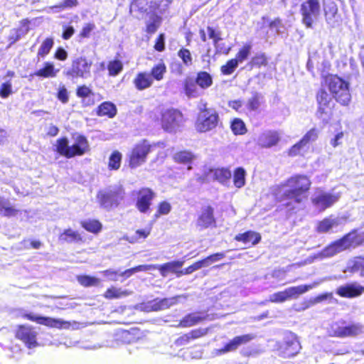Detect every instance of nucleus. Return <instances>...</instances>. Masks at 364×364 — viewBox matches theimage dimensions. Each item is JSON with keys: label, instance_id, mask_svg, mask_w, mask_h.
<instances>
[{"label": "nucleus", "instance_id": "nucleus-14", "mask_svg": "<svg viewBox=\"0 0 364 364\" xmlns=\"http://www.w3.org/2000/svg\"><path fill=\"white\" fill-rule=\"evenodd\" d=\"M301 349V346L296 334L288 332L285 333L283 342L279 345V354L284 357H291L296 355Z\"/></svg>", "mask_w": 364, "mask_h": 364}, {"label": "nucleus", "instance_id": "nucleus-60", "mask_svg": "<svg viewBox=\"0 0 364 364\" xmlns=\"http://www.w3.org/2000/svg\"><path fill=\"white\" fill-rule=\"evenodd\" d=\"M207 31L209 38L213 40L215 48L218 49V42L221 40L220 32L215 31L213 28L210 26L207 28Z\"/></svg>", "mask_w": 364, "mask_h": 364}, {"label": "nucleus", "instance_id": "nucleus-22", "mask_svg": "<svg viewBox=\"0 0 364 364\" xmlns=\"http://www.w3.org/2000/svg\"><path fill=\"white\" fill-rule=\"evenodd\" d=\"M319 284V282H314L311 284H302L296 287H291L285 289L287 299H296L300 295L307 292L308 291L314 289Z\"/></svg>", "mask_w": 364, "mask_h": 364}, {"label": "nucleus", "instance_id": "nucleus-23", "mask_svg": "<svg viewBox=\"0 0 364 364\" xmlns=\"http://www.w3.org/2000/svg\"><path fill=\"white\" fill-rule=\"evenodd\" d=\"M343 272L359 273L360 277H364V257H355L348 260Z\"/></svg>", "mask_w": 364, "mask_h": 364}, {"label": "nucleus", "instance_id": "nucleus-26", "mask_svg": "<svg viewBox=\"0 0 364 364\" xmlns=\"http://www.w3.org/2000/svg\"><path fill=\"white\" fill-rule=\"evenodd\" d=\"M213 209L210 207L203 208L198 220L197 225L201 228H207L214 223Z\"/></svg>", "mask_w": 364, "mask_h": 364}, {"label": "nucleus", "instance_id": "nucleus-4", "mask_svg": "<svg viewBox=\"0 0 364 364\" xmlns=\"http://www.w3.org/2000/svg\"><path fill=\"white\" fill-rule=\"evenodd\" d=\"M341 198L340 193L326 191L321 188L315 190L311 197V202L314 208L319 212L332 207Z\"/></svg>", "mask_w": 364, "mask_h": 364}, {"label": "nucleus", "instance_id": "nucleus-46", "mask_svg": "<svg viewBox=\"0 0 364 364\" xmlns=\"http://www.w3.org/2000/svg\"><path fill=\"white\" fill-rule=\"evenodd\" d=\"M53 39L47 38L41 44L38 51V57L44 58L47 55L53 46Z\"/></svg>", "mask_w": 364, "mask_h": 364}, {"label": "nucleus", "instance_id": "nucleus-63", "mask_svg": "<svg viewBox=\"0 0 364 364\" xmlns=\"http://www.w3.org/2000/svg\"><path fill=\"white\" fill-rule=\"evenodd\" d=\"M269 28L277 34L283 33L284 31V26L282 24V21L279 18L272 21L269 24Z\"/></svg>", "mask_w": 364, "mask_h": 364}, {"label": "nucleus", "instance_id": "nucleus-59", "mask_svg": "<svg viewBox=\"0 0 364 364\" xmlns=\"http://www.w3.org/2000/svg\"><path fill=\"white\" fill-rule=\"evenodd\" d=\"M178 57L183 60L186 65L192 64V57L188 49L182 48L178 52Z\"/></svg>", "mask_w": 364, "mask_h": 364}, {"label": "nucleus", "instance_id": "nucleus-32", "mask_svg": "<svg viewBox=\"0 0 364 364\" xmlns=\"http://www.w3.org/2000/svg\"><path fill=\"white\" fill-rule=\"evenodd\" d=\"M235 240L237 241H242L244 243H251L252 245L257 244L260 240V235L253 231H247L243 234H239L235 236Z\"/></svg>", "mask_w": 364, "mask_h": 364}, {"label": "nucleus", "instance_id": "nucleus-55", "mask_svg": "<svg viewBox=\"0 0 364 364\" xmlns=\"http://www.w3.org/2000/svg\"><path fill=\"white\" fill-rule=\"evenodd\" d=\"M171 210V205L167 201L161 202L158 205V210L155 214V217L157 218L162 215H168Z\"/></svg>", "mask_w": 364, "mask_h": 364}, {"label": "nucleus", "instance_id": "nucleus-21", "mask_svg": "<svg viewBox=\"0 0 364 364\" xmlns=\"http://www.w3.org/2000/svg\"><path fill=\"white\" fill-rule=\"evenodd\" d=\"M280 139L278 132L267 131L263 132L258 139V144L264 148H270L275 146Z\"/></svg>", "mask_w": 364, "mask_h": 364}, {"label": "nucleus", "instance_id": "nucleus-27", "mask_svg": "<svg viewBox=\"0 0 364 364\" xmlns=\"http://www.w3.org/2000/svg\"><path fill=\"white\" fill-rule=\"evenodd\" d=\"M183 261L170 262L161 265L157 264L156 269L159 270L161 275L164 277H166L168 272L175 273L178 277V273L180 271L178 269L183 265Z\"/></svg>", "mask_w": 364, "mask_h": 364}, {"label": "nucleus", "instance_id": "nucleus-50", "mask_svg": "<svg viewBox=\"0 0 364 364\" xmlns=\"http://www.w3.org/2000/svg\"><path fill=\"white\" fill-rule=\"evenodd\" d=\"M231 129L235 134H244L247 131L243 121L237 118L232 122Z\"/></svg>", "mask_w": 364, "mask_h": 364}, {"label": "nucleus", "instance_id": "nucleus-53", "mask_svg": "<svg viewBox=\"0 0 364 364\" xmlns=\"http://www.w3.org/2000/svg\"><path fill=\"white\" fill-rule=\"evenodd\" d=\"M202 267H205L204 262H203L202 260L198 261V262L194 263L193 264L189 266L188 267L186 268L185 269L180 270L179 272L178 273V277H180L184 274H191L193 272H195Z\"/></svg>", "mask_w": 364, "mask_h": 364}, {"label": "nucleus", "instance_id": "nucleus-51", "mask_svg": "<svg viewBox=\"0 0 364 364\" xmlns=\"http://www.w3.org/2000/svg\"><path fill=\"white\" fill-rule=\"evenodd\" d=\"M238 63L235 59H231L221 67V72L223 75H231L237 68Z\"/></svg>", "mask_w": 364, "mask_h": 364}, {"label": "nucleus", "instance_id": "nucleus-56", "mask_svg": "<svg viewBox=\"0 0 364 364\" xmlns=\"http://www.w3.org/2000/svg\"><path fill=\"white\" fill-rule=\"evenodd\" d=\"M287 300L288 299L285 289L284 291L274 293L269 296V301L272 303H283Z\"/></svg>", "mask_w": 364, "mask_h": 364}, {"label": "nucleus", "instance_id": "nucleus-3", "mask_svg": "<svg viewBox=\"0 0 364 364\" xmlns=\"http://www.w3.org/2000/svg\"><path fill=\"white\" fill-rule=\"evenodd\" d=\"M321 0H304L300 5L301 23L306 28H313L321 16Z\"/></svg>", "mask_w": 364, "mask_h": 364}, {"label": "nucleus", "instance_id": "nucleus-15", "mask_svg": "<svg viewBox=\"0 0 364 364\" xmlns=\"http://www.w3.org/2000/svg\"><path fill=\"white\" fill-rule=\"evenodd\" d=\"M154 193L149 188H141L137 192L136 207L139 212L146 213L149 211Z\"/></svg>", "mask_w": 364, "mask_h": 364}, {"label": "nucleus", "instance_id": "nucleus-62", "mask_svg": "<svg viewBox=\"0 0 364 364\" xmlns=\"http://www.w3.org/2000/svg\"><path fill=\"white\" fill-rule=\"evenodd\" d=\"M105 277L107 278V279L110 281H117L119 277H120V271L116 270L114 269H109L105 271L101 272Z\"/></svg>", "mask_w": 364, "mask_h": 364}, {"label": "nucleus", "instance_id": "nucleus-24", "mask_svg": "<svg viewBox=\"0 0 364 364\" xmlns=\"http://www.w3.org/2000/svg\"><path fill=\"white\" fill-rule=\"evenodd\" d=\"M210 172L214 180L218 181L220 183L225 186H230L232 173L228 168H215L211 170Z\"/></svg>", "mask_w": 364, "mask_h": 364}, {"label": "nucleus", "instance_id": "nucleus-9", "mask_svg": "<svg viewBox=\"0 0 364 364\" xmlns=\"http://www.w3.org/2000/svg\"><path fill=\"white\" fill-rule=\"evenodd\" d=\"M353 234H347L324 248L319 254L314 256L315 259L331 257L348 249L353 245Z\"/></svg>", "mask_w": 364, "mask_h": 364}, {"label": "nucleus", "instance_id": "nucleus-29", "mask_svg": "<svg viewBox=\"0 0 364 364\" xmlns=\"http://www.w3.org/2000/svg\"><path fill=\"white\" fill-rule=\"evenodd\" d=\"M195 155L189 151H181L175 153L173 156V159L176 163L187 164L188 170H191L192 166L191 164L195 159Z\"/></svg>", "mask_w": 364, "mask_h": 364}, {"label": "nucleus", "instance_id": "nucleus-40", "mask_svg": "<svg viewBox=\"0 0 364 364\" xmlns=\"http://www.w3.org/2000/svg\"><path fill=\"white\" fill-rule=\"evenodd\" d=\"M59 240L66 242H77L82 240L80 235L71 229L65 230L59 236Z\"/></svg>", "mask_w": 364, "mask_h": 364}, {"label": "nucleus", "instance_id": "nucleus-17", "mask_svg": "<svg viewBox=\"0 0 364 364\" xmlns=\"http://www.w3.org/2000/svg\"><path fill=\"white\" fill-rule=\"evenodd\" d=\"M345 222V219L340 217L330 216L324 218L318 223L316 230L319 233H326L330 231H337L339 226Z\"/></svg>", "mask_w": 364, "mask_h": 364}, {"label": "nucleus", "instance_id": "nucleus-2", "mask_svg": "<svg viewBox=\"0 0 364 364\" xmlns=\"http://www.w3.org/2000/svg\"><path fill=\"white\" fill-rule=\"evenodd\" d=\"M72 139L73 143L70 146L66 137L58 139L55 145L57 152L61 156L70 159L75 156H82L89 151V143L85 136L75 134Z\"/></svg>", "mask_w": 364, "mask_h": 364}, {"label": "nucleus", "instance_id": "nucleus-7", "mask_svg": "<svg viewBox=\"0 0 364 364\" xmlns=\"http://www.w3.org/2000/svg\"><path fill=\"white\" fill-rule=\"evenodd\" d=\"M326 82L335 99L341 105H348L350 100L348 83L337 76H330Z\"/></svg>", "mask_w": 364, "mask_h": 364}, {"label": "nucleus", "instance_id": "nucleus-47", "mask_svg": "<svg viewBox=\"0 0 364 364\" xmlns=\"http://www.w3.org/2000/svg\"><path fill=\"white\" fill-rule=\"evenodd\" d=\"M77 281L84 287L97 286L100 282V279L87 275L78 276Z\"/></svg>", "mask_w": 364, "mask_h": 364}, {"label": "nucleus", "instance_id": "nucleus-19", "mask_svg": "<svg viewBox=\"0 0 364 364\" xmlns=\"http://www.w3.org/2000/svg\"><path fill=\"white\" fill-rule=\"evenodd\" d=\"M253 334H245L235 337L229 343H228L224 348L216 350L217 355L224 354L228 352L233 351L236 350L239 346L242 344L247 343L255 338Z\"/></svg>", "mask_w": 364, "mask_h": 364}, {"label": "nucleus", "instance_id": "nucleus-41", "mask_svg": "<svg viewBox=\"0 0 364 364\" xmlns=\"http://www.w3.org/2000/svg\"><path fill=\"white\" fill-rule=\"evenodd\" d=\"M161 23V18L156 14H153L150 16L146 23V32L152 34L154 33Z\"/></svg>", "mask_w": 364, "mask_h": 364}, {"label": "nucleus", "instance_id": "nucleus-20", "mask_svg": "<svg viewBox=\"0 0 364 364\" xmlns=\"http://www.w3.org/2000/svg\"><path fill=\"white\" fill-rule=\"evenodd\" d=\"M139 11L141 12L154 11L159 10L162 13L164 9H160V6L156 0H134L130 6V11Z\"/></svg>", "mask_w": 364, "mask_h": 364}, {"label": "nucleus", "instance_id": "nucleus-61", "mask_svg": "<svg viewBox=\"0 0 364 364\" xmlns=\"http://www.w3.org/2000/svg\"><path fill=\"white\" fill-rule=\"evenodd\" d=\"M95 28L96 26L93 23H85L80 33V37L89 38L91 33L95 29Z\"/></svg>", "mask_w": 364, "mask_h": 364}, {"label": "nucleus", "instance_id": "nucleus-38", "mask_svg": "<svg viewBox=\"0 0 364 364\" xmlns=\"http://www.w3.org/2000/svg\"><path fill=\"white\" fill-rule=\"evenodd\" d=\"M58 70H55L53 63L46 62L44 63L43 68L37 70L34 75L42 77H53L56 76Z\"/></svg>", "mask_w": 364, "mask_h": 364}, {"label": "nucleus", "instance_id": "nucleus-42", "mask_svg": "<svg viewBox=\"0 0 364 364\" xmlns=\"http://www.w3.org/2000/svg\"><path fill=\"white\" fill-rule=\"evenodd\" d=\"M17 210L11 206H9V201L5 198L0 197V214L4 216L15 215Z\"/></svg>", "mask_w": 364, "mask_h": 364}, {"label": "nucleus", "instance_id": "nucleus-64", "mask_svg": "<svg viewBox=\"0 0 364 364\" xmlns=\"http://www.w3.org/2000/svg\"><path fill=\"white\" fill-rule=\"evenodd\" d=\"M117 340L123 343H130L134 340L133 335L129 331H124L117 335Z\"/></svg>", "mask_w": 364, "mask_h": 364}, {"label": "nucleus", "instance_id": "nucleus-57", "mask_svg": "<svg viewBox=\"0 0 364 364\" xmlns=\"http://www.w3.org/2000/svg\"><path fill=\"white\" fill-rule=\"evenodd\" d=\"M28 28L27 27L26 28L25 31H23L21 28L12 30L9 35L10 45L18 41L23 35L28 32Z\"/></svg>", "mask_w": 364, "mask_h": 364}, {"label": "nucleus", "instance_id": "nucleus-44", "mask_svg": "<svg viewBox=\"0 0 364 364\" xmlns=\"http://www.w3.org/2000/svg\"><path fill=\"white\" fill-rule=\"evenodd\" d=\"M202 320V317L197 314H191L186 316L181 321L180 325L182 327H190L197 324Z\"/></svg>", "mask_w": 364, "mask_h": 364}, {"label": "nucleus", "instance_id": "nucleus-10", "mask_svg": "<svg viewBox=\"0 0 364 364\" xmlns=\"http://www.w3.org/2000/svg\"><path fill=\"white\" fill-rule=\"evenodd\" d=\"M24 318H28L37 323L44 325L50 328H56L59 329H68L70 328H75L77 323L75 321L70 322L64 321L60 318H53L50 317L40 316L33 314H25Z\"/></svg>", "mask_w": 364, "mask_h": 364}, {"label": "nucleus", "instance_id": "nucleus-33", "mask_svg": "<svg viewBox=\"0 0 364 364\" xmlns=\"http://www.w3.org/2000/svg\"><path fill=\"white\" fill-rule=\"evenodd\" d=\"M166 73V66L164 62L160 61L153 66L149 75L151 76L153 80L161 81L164 79Z\"/></svg>", "mask_w": 364, "mask_h": 364}, {"label": "nucleus", "instance_id": "nucleus-49", "mask_svg": "<svg viewBox=\"0 0 364 364\" xmlns=\"http://www.w3.org/2000/svg\"><path fill=\"white\" fill-rule=\"evenodd\" d=\"M127 295V291H123L121 289L115 287L108 289L105 293V296L107 299H118Z\"/></svg>", "mask_w": 364, "mask_h": 364}, {"label": "nucleus", "instance_id": "nucleus-30", "mask_svg": "<svg viewBox=\"0 0 364 364\" xmlns=\"http://www.w3.org/2000/svg\"><path fill=\"white\" fill-rule=\"evenodd\" d=\"M179 297L180 296L162 299H155L151 303V309L153 311H161L168 309L176 304Z\"/></svg>", "mask_w": 364, "mask_h": 364}, {"label": "nucleus", "instance_id": "nucleus-16", "mask_svg": "<svg viewBox=\"0 0 364 364\" xmlns=\"http://www.w3.org/2000/svg\"><path fill=\"white\" fill-rule=\"evenodd\" d=\"M36 336L37 333L35 330L26 326H19L16 332V337L21 340L28 348H34L38 345Z\"/></svg>", "mask_w": 364, "mask_h": 364}, {"label": "nucleus", "instance_id": "nucleus-31", "mask_svg": "<svg viewBox=\"0 0 364 364\" xmlns=\"http://www.w3.org/2000/svg\"><path fill=\"white\" fill-rule=\"evenodd\" d=\"M196 81L191 78H187L184 81V91L188 98H196L200 96V92Z\"/></svg>", "mask_w": 364, "mask_h": 364}, {"label": "nucleus", "instance_id": "nucleus-48", "mask_svg": "<svg viewBox=\"0 0 364 364\" xmlns=\"http://www.w3.org/2000/svg\"><path fill=\"white\" fill-rule=\"evenodd\" d=\"M107 69L111 76L117 75L123 69V64L119 60H114L109 63Z\"/></svg>", "mask_w": 364, "mask_h": 364}, {"label": "nucleus", "instance_id": "nucleus-35", "mask_svg": "<svg viewBox=\"0 0 364 364\" xmlns=\"http://www.w3.org/2000/svg\"><path fill=\"white\" fill-rule=\"evenodd\" d=\"M263 101L264 97L262 94L258 92H254L252 94V97L247 100V107L250 111H256L261 106Z\"/></svg>", "mask_w": 364, "mask_h": 364}, {"label": "nucleus", "instance_id": "nucleus-52", "mask_svg": "<svg viewBox=\"0 0 364 364\" xmlns=\"http://www.w3.org/2000/svg\"><path fill=\"white\" fill-rule=\"evenodd\" d=\"M318 136V131L316 129H311L309 130L301 139V144H304L306 146L310 142L315 141Z\"/></svg>", "mask_w": 364, "mask_h": 364}, {"label": "nucleus", "instance_id": "nucleus-1", "mask_svg": "<svg viewBox=\"0 0 364 364\" xmlns=\"http://www.w3.org/2000/svg\"><path fill=\"white\" fill-rule=\"evenodd\" d=\"M311 186V181L305 176L298 175L289 178L286 183L282 185L281 192L282 195L277 196L280 201L284 199L293 200L296 203H301L306 198V193Z\"/></svg>", "mask_w": 364, "mask_h": 364}, {"label": "nucleus", "instance_id": "nucleus-12", "mask_svg": "<svg viewBox=\"0 0 364 364\" xmlns=\"http://www.w3.org/2000/svg\"><path fill=\"white\" fill-rule=\"evenodd\" d=\"M182 122L183 115L177 109H167L161 113V126L166 132H176Z\"/></svg>", "mask_w": 364, "mask_h": 364}, {"label": "nucleus", "instance_id": "nucleus-36", "mask_svg": "<svg viewBox=\"0 0 364 364\" xmlns=\"http://www.w3.org/2000/svg\"><path fill=\"white\" fill-rule=\"evenodd\" d=\"M117 112L116 107L114 104L105 102L101 104L97 109V114L99 116H107L113 117Z\"/></svg>", "mask_w": 364, "mask_h": 364}, {"label": "nucleus", "instance_id": "nucleus-18", "mask_svg": "<svg viewBox=\"0 0 364 364\" xmlns=\"http://www.w3.org/2000/svg\"><path fill=\"white\" fill-rule=\"evenodd\" d=\"M364 287L358 282H352L339 287L336 290V294L341 297L354 298L363 294Z\"/></svg>", "mask_w": 364, "mask_h": 364}, {"label": "nucleus", "instance_id": "nucleus-5", "mask_svg": "<svg viewBox=\"0 0 364 364\" xmlns=\"http://www.w3.org/2000/svg\"><path fill=\"white\" fill-rule=\"evenodd\" d=\"M329 332L338 338L353 337L364 333V326L360 323H347L341 320L331 325Z\"/></svg>", "mask_w": 364, "mask_h": 364}, {"label": "nucleus", "instance_id": "nucleus-13", "mask_svg": "<svg viewBox=\"0 0 364 364\" xmlns=\"http://www.w3.org/2000/svg\"><path fill=\"white\" fill-rule=\"evenodd\" d=\"M92 64L84 57L77 58L73 61L71 68L65 72V75L72 78H87L90 76Z\"/></svg>", "mask_w": 364, "mask_h": 364}, {"label": "nucleus", "instance_id": "nucleus-43", "mask_svg": "<svg viewBox=\"0 0 364 364\" xmlns=\"http://www.w3.org/2000/svg\"><path fill=\"white\" fill-rule=\"evenodd\" d=\"M122 155L119 151H114L109 159L108 167L109 169L117 170L121 166Z\"/></svg>", "mask_w": 364, "mask_h": 364}, {"label": "nucleus", "instance_id": "nucleus-58", "mask_svg": "<svg viewBox=\"0 0 364 364\" xmlns=\"http://www.w3.org/2000/svg\"><path fill=\"white\" fill-rule=\"evenodd\" d=\"M225 257V254L223 252H218L213 254L212 255L208 256L204 259H202L203 262H204V267H208L212 263L219 261Z\"/></svg>", "mask_w": 364, "mask_h": 364}, {"label": "nucleus", "instance_id": "nucleus-54", "mask_svg": "<svg viewBox=\"0 0 364 364\" xmlns=\"http://www.w3.org/2000/svg\"><path fill=\"white\" fill-rule=\"evenodd\" d=\"M251 48L252 46L249 44L244 46L243 48L239 50L236 58L234 59L236 60L238 63L243 62L250 55Z\"/></svg>", "mask_w": 364, "mask_h": 364}, {"label": "nucleus", "instance_id": "nucleus-11", "mask_svg": "<svg viewBox=\"0 0 364 364\" xmlns=\"http://www.w3.org/2000/svg\"><path fill=\"white\" fill-rule=\"evenodd\" d=\"M124 192L122 189H110L100 191L97 195V199L100 205L106 209L117 206L123 199Z\"/></svg>", "mask_w": 364, "mask_h": 364}, {"label": "nucleus", "instance_id": "nucleus-8", "mask_svg": "<svg viewBox=\"0 0 364 364\" xmlns=\"http://www.w3.org/2000/svg\"><path fill=\"white\" fill-rule=\"evenodd\" d=\"M151 149V144L146 140L135 144L127 154L129 166L132 168H135L146 163Z\"/></svg>", "mask_w": 364, "mask_h": 364}, {"label": "nucleus", "instance_id": "nucleus-45", "mask_svg": "<svg viewBox=\"0 0 364 364\" xmlns=\"http://www.w3.org/2000/svg\"><path fill=\"white\" fill-rule=\"evenodd\" d=\"M82 226L87 231L97 233L102 229L101 223L96 220H90L82 222Z\"/></svg>", "mask_w": 364, "mask_h": 364}, {"label": "nucleus", "instance_id": "nucleus-37", "mask_svg": "<svg viewBox=\"0 0 364 364\" xmlns=\"http://www.w3.org/2000/svg\"><path fill=\"white\" fill-rule=\"evenodd\" d=\"M330 95L323 90L318 91L317 94V102L318 104V112H326V108L328 107L331 102Z\"/></svg>", "mask_w": 364, "mask_h": 364}, {"label": "nucleus", "instance_id": "nucleus-34", "mask_svg": "<svg viewBox=\"0 0 364 364\" xmlns=\"http://www.w3.org/2000/svg\"><path fill=\"white\" fill-rule=\"evenodd\" d=\"M196 84L202 89H207L213 85L212 76L207 72L198 73L196 79Z\"/></svg>", "mask_w": 364, "mask_h": 364}, {"label": "nucleus", "instance_id": "nucleus-28", "mask_svg": "<svg viewBox=\"0 0 364 364\" xmlns=\"http://www.w3.org/2000/svg\"><path fill=\"white\" fill-rule=\"evenodd\" d=\"M323 9L327 23L331 25L333 24L335 18L338 14V6L332 0L328 2L324 1Z\"/></svg>", "mask_w": 364, "mask_h": 364}, {"label": "nucleus", "instance_id": "nucleus-25", "mask_svg": "<svg viewBox=\"0 0 364 364\" xmlns=\"http://www.w3.org/2000/svg\"><path fill=\"white\" fill-rule=\"evenodd\" d=\"M154 81L147 72L139 73L134 79L133 83L138 90H144L150 87Z\"/></svg>", "mask_w": 364, "mask_h": 364}, {"label": "nucleus", "instance_id": "nucleus-39", "mask_svg": "<svg viewBox=\"0 0 364 364\" xmlns=\"http://www.w3.org/2000/svg\"><path fill=\"white\" fill-rule=\"evenodd\" d=\"M246 171L242 167L237 168L233 173V183L237 188H241L245 185Z\"/></svg>", "mask_w": 364, "mask_h": 364}, {"label": "nucleus", "instance_id": "nucleus-6", "mask_svg": "<svg viewBox=\"0 0 364 364\" xmlns=\"http://www.w3.org/2000/svg\"><path fill=\"white\" fill-rule=\"evenodd\" d=\"M219 115L212 108L200 109L196 121V129L198 132H207L214 129L218 124Z\"/></svg>", "mask_w": 364, "mask_h": 364}]
</instances>
